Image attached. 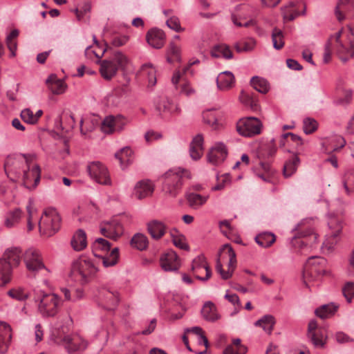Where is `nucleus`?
<instances>
[{
    "label": "nucleus",
    "instance_id": "obj_35",
    "mask_svg": "<svg viewBox=\"0 0 354 354\" xmlns=\"http://www.w3.org/2000/svg\"><path fill=\"white\" fill-rule=\"evenodd\" d=\"M201 314L205 320L212 322L218 320L220 317L217 313L215 306L211 301L205 304L201 310Z\"/></svg>",
    "mask_w": 354,
    "mask_h": 354
},
{
    "label": "nucleus",
    "instance_id": "obj_24",
    "mask_svg": "<svg viewBox=\"0 0 354 354\" xmlns=\"http://www.w3.org/2000/svg\"><path fill=\"white\" fill-rule=\"evenodd\" d=\"M165 33L158 28L150 30L147 35L146 39L148 44L154 48H161L165 44Z\"/></svg>",
    "mask_w": 354,
    "mask_h": 354
},
{
    "label": "nucleus",
    "instance_id": "obj_13",
    "mask_svg": "<svg viewBox=\"0 0 354 354\" xmlns=\"http://www.w3.org/2000/svg\"><path fill=\"white\" fill-rule=\"evenodd\" d=\"M308 338L315 347H323L326 342L327 335L324 328L317 327V322L315 319L309 322L308 325Z\"/></svg>",
    "mask_w": 354,
    "mask_h": 354
},
{
    "label": "nucleus",
    "instance_id": "obj_1",
    "mask_svg": "<svg viewBox=\"0 0 354 354\" xmlns=\"http://www.w3.org/2000/svg\"><path fill=\"white\" fill-rule=\"evenodd\" d=\"M97 271L98 269L93 261L82 256L72 263L70 277L73 281L85 285L94 279Z\"/></svg>",
    "mask_w": 354,
    "mask_h": 354
},
{
    "label": "nucleus",
    "instance_id": "obj_7",
    "mask_svg": "<svg viewBox=\"0 0 354 354\" xmlns=\"http://www.w3.org/2000/svg\"><path fill=\"white\" fill-rule=\"evenodd\" d=\"M38 224L41 234L50 237L59 230L61 218L55 208H48L44 210Z\"/></svg>",
    "mask_w": 354,
    "mask_h": 354
},
{
    "label": "nucleus",
    "instance_id": "obj_52",
    "mask_svg": "<svg viewBox=\"0 0 354 354\" xmlns=\"http://www.w3.org/2000/svg\"><path fill=\"white\" fill-rule=\"evenodd\" d=\"M118 120L119 119H117ZM115 119L113 115L106 117L101 124V129L105 133H111L115 131ZM117 123V121H116Z\"/></svg>",
    "mask_w": 354,
    "mask_h": 354
},
{
    "label": "nucleus",
    "instance_id": "obj_20",
    "mask_svg": "<svg viewBox=\"0 0 354 354\" xmlns=\"http://www.w3.org/2000/svg\"><path fill=\"white\" fill-rule=\"evenodd\" d=\"M100 232L103 236L113 240H117L122 234L123 228L119 222L113 221L104 223V226L102 225Z\"/></svg>",
    "mask_w": 354,
    "mask_h": 354
},
{
    "label": "nucleus",
    "instance_id": "obj_57",
    "mask_svg": "<svg viewBox=\"0 0 354 354\" xmlns=\"http://www.w3.org/2000/svg\"><path fill=\"white\" fill-rule=\"evenodd\" d=\"M108 50V48L106 47L101 50V53L97 52V49H93L92 46H88L85 49V56L87 59H93L95 57L97 59H101L104 53Z\"/></svg>",
    "mask_w": 354,
    "mask_h": 354
},
{
    "label": "nucleus",
    "instance_id": "obj_59",
    "mask_svg": "<svg viewBox=\"0 0 354 354\" xmlns=\"http://www.w3.org/2000/svg\"><path fill=\"white\" fill-rule=\"evenodd\" d=\"M342 292L348 303L354 297V282H347L342 288Z\"/></svg>",
    "mask_w": 354,
    "mask_h": 354
},
{
    "label": "nucleus",
    "instance_id": "obj_54",
    "mask_svg": "<svg viewBox=\"0 0 354 354\" xmlns=\"http://www.w3.org/2000/svg\"><path fill=\"white\" fill-rule=\"evenodd\" d=\"M132 153L131 149L128 147L122 148L120 151L115 153V157L119 160L121 166L127 164L130 161V157Z\"/></svg>",
    "mask_w": 354,
    "mask_h": 354
},
{
    "label": "nucleus",
    "instance_id": "obj_56",
    "mask_svg": "<svg viewBox=\"0 0 354 354\" xmlns=\"http://www.w3.org/2000/svg\"><path fill=\"white\" fill-rule=\"evenodd\" d=\"M318 127L317 122L311 118H306L304 120V131L306 134H310L315 131Z\"/></svg>",
    "mask_w": 354,
    "mask_h": 354
},
{
    "label": "nucleus",
    "instance_id": "obj_58",
    "mask_svg": "<svg viewBox=\"0 0 354 354\" xmlns=\"http://www.w3.org/2000/svg\"><path fill=\"white\" fill-rule=\"evenodd\" d=\"M21 118L23 121L29 124H37L36 118L30 109H24L20 113Z\"/></svg>",
    "mask_w": 354,
    "mask_h": 354
},
{
    "label": "nucleus",
    "instance_id": "obj_48",
    "mask_svg": "<svg viewBox=\"0 0 354 354\" xmlns=\"http://www.w3.org/2000/svg\"><path fill=\"white\" fill-rule=\"evenodd\" d=\"M222 252L225 253L228 256V270L234 272L236 266V258L235 252L230 245L225 244L223 246Z\"/></svg>",
    "mask_w": 354,
    "mask_h": 354
},
{
    "label": "nucleus",
    "instance_id": "obj_51",
    "mask_svg": "<svg viewBox=\"0 0 354 354\" xmlns=\"http://www.w3.org/2000/svg\"><path fill=\"white\" fill-rule=\"evenodd\" d=\"M272 41L273 43V47L276 50L281 49L284 46L283 34V32L277 28H274L272 32Z\"/></svg>",
    "mask_w": 354,
    "mask_h": 354
},
{
    "label": "nucleus",
    "instance_id": "obj_39",
    "mask_svg": "<svg viewBox=\"0 0 354 354\" xmlns=\"http://www.w3.org/2000/svg\"><path fill=\"white\" fill-rule=\"evenodd\" d=\"M275 324L274 317L270 315H266L257 320L254 325L261 327L264 331L270 335L273 330Z\"/></svg>",
    "mask_w": 354,
    "mask_h": 354
},
{
    "label": "nucleus",
    "instance_id": "obj_11",
    "mask_svg": "<svg viewBox=\"0 0 354 354\" xmlns=\"http://www.w3.org/2000/svg\"><path fill=\"white\" fill-rule=\"evenodd\" d=\"M191 271L194 277L201 281H206L212 277V270L206 258L203 254H200L193 259Z\"/></svg>",
    "mask_w": 354,
    "mask_h": 354
},
{
    "label": "nucleus",
    "instance_id": "obj_15",
    "mask_svg": "<svg viewBox=\"0 0 354 354\" xmlns=\"http://www.w3.org/2000/svg\"><path fill=\"white\" fill-rule=\"evenodd\" d=\"M23 185L28 189H34L38 185L41 178V169L38 165L34 162L30 169L21 175Z\"/></svg>",
    "mask_w": 354,
    "mask_h": 354
},
{
    "label": "nucleus",
    "instance_id": "obj_29",
    "mask_svg": "<svg viewBox=\"0 0 354 354\" xmlns=\"http://www.w3.org/2000/svg\"><path fill=\"white\" fill-rule=\"evenodd\" d=\"M234 83V76L230 71L221 73L216 78L217 87L220 90H227L232 88Z\"/></svg>",
    "mask_w": 354,
    "mask_h": 354
},
{
    "label": "nucleus",
    "instance_id": "obj_46",
    "mask_svg": "<svg viewBox=\"0 0 354 354\" xmlns=\"http://www.w3.org/2000/svg\"><path fill=\"white\" fill-rule=\"evenodd\" d=\"M102 260L103 266L106 268L115 266L119 259V250L118 248H113L107 256L98 257Z\"/></svg>",
    "mask_w": 354,
    "mask_h": 354
},
{
    "label": "nucleus",
    "instance_id": "obj_16",
    "mask_svg": "<svg viewBox=\"0 0 354 354\" xmlns=\"http://www.w3.org/2000/svg\"><path fill=\"white\" fill-rule=\"evenodd\" d=\"M335 15L339 21L354 17V0H339Z\"/></svg>",
    "mask_w": 354,
    "mask_h": 354
},
{
    "label": "nucleus",
    "instance_id": "obj_19",
    "mask_svg": "<svg viewBox=\"0 0 354 354\" xmlns=\"http://www.w3.org/2000/svg\"><path fill=\"white\" fill-rule=\"evenodd\" d=\"M227 156L226 146L223 143H216L207 155L208 161L213 165H218L224 161Z\"/></svg>",
    "mask_w": 354,
    "mask_h": 354
},
{
    "label": "nucleus",
    "instance_id": "obj_53",
    "mask_svg": "<svg viewBox=\"0 0 354 354\" xmlns=\"http://www.w3.org/2000/svg\"><path fill=\"white\" fill-rule=\"evenodd\" d=\"M205 123L210 126L212 128L216 129L218 127V119L213 110H207L203 114Z\"/></svg>",
    "mask_w": 354,
    "mask_h": 354
},
{
    "label": "nucleus",
    "instance_id": "obj_36",
    "mask_svg": "<svg viewBox=\"0 0 354 354\" xmlns=\"http://www.w3.org/2000/svg\"><path fill=\"white\" fill-rule=\"evenodd\" d=\"M211 55L216 58L223 57L227 59L233 57L232 52L225 44L215 45L211 50Z\"/></svg>",
    "mask_w": 354,
    "mask_h": 354
},
{
    "label": "nucleus",
    "instance_id": "obj_4",
    "mask_svg": "<svg viewBox=\"0 0 354 354\" xmlns=\"http://www.w3.org/2000/svg\"><path fill=\"white\" fill-rule=\"evenodd\" d=\"M96 63L100 65V73L106 80H111L117 74L119 68L125 70L129 63V58L121 51L117 50L113 53L109 59H97Z\"/></svg>",
    "mask_w": 354,
    "mask_h": 354
},
{
    "label": "nucleus",
    "instance_id": "obj_43",
    "mask_svg": "<svg viewBox=\"0 0 354 354\" xmlns=\"http://www.w3.org/2000/svg\"><path fill=\"white\" fill-rule=\"evenodd\" d=\"M140 72L142 75L147 77L150 84L153 86L155 85L156 83V71L151 64L147 63L143 64L141 66Z\"/></svg>",
    "mask_w": 354,
    "mask_h": 354
},
{
    "label": "nucleus",
    "instance_id": "obj_50",
    "mask_svg": "<svg viewBox=\"0 0 354 354\" xmlns=\"http://www.w3.org/2000/svg\"><path fill=\"white\" fill-rule=\"evenodd\" d=\"M131 244L133 248L143 250L147 248L148 239L142 234H136L132 237Z\"/></svg>",
    "mask_w": 354,
    "mask_h": 354
},
{
    "label": "nucleus",
    "instance_id": "obj_9",
    "mask_svg": "<svg viewBox=\"0 0 354 354\" xmlns=\"http://www.w3.org/2000/svg\"><path fill=\"white\" fill-rule=\"evenodd\" d=\"M262 122L255 117H247L240 119L236 125L239 134L244 137L251 138L261 133Z\"/></svg>",
    "mask_w": 354,
    "mask_h": 354
},
{
    "label": "nucleus",
    "instance_id": "obj_30",
    "mask_svg": "<svg viewBox=\"0 0 354 354\" xmlns=\"http://www.w3.org/2000/svg\"><path fill=\"white\" fill-rule=\"evenodd\" d=\"M100 124V120L95 115L82 118L80 122V131L83 135L93 131Z\"/></svg>",
    "mask_w": 354,
    "mask_h": 354
},
{
    "label": "nucleus",
    "instance_id": "obj_27",
    "mask_svg": "<svg viewBox=\"0 0 354 354\" xmlns=\"http://www.w3.org/2000/svg\"><path fill=\"white\" fill-rule=\"evenodd\" d=\"M203 137L201 134L196 135L192 140L190 147L189 154L191 158L197 160L201 158L203 153Z\"/></svg>",
    "mask_w": 354,
    "mask_h": 354
},
{
    "label": "nucleus",
    "instance_id": "obj_62",
    "mask_svg": "<svg viewBox=\"0 0 354 354\" xmlns=\"http://www.w3.org/2000/svg\"><path fill=\"white\" fill-rule=\"evenodd\" d=\"M166 24L169 28L175 30L176 32H180L182 30L180 24V21L178 18L176 17H170L169 19L167 20Z\"/></svg>",
    "mask_w": 354,
    "mask_h": 354
},
{
    "label": "nucleus",
    "instance_id": "obj_33",
    "mask_svg": "<svg viewBox=\"0 0 354 354\" xmlns=\"http://www.w3.org/2000/svg\"><path fill=\"white\" fill-rule=\"evenodd\" d=\"M21 253L19 248H8L4 252L1 259L10 262L11 266H17L21 261Z\"/></svg>",
    "mask_w": 354,
    "mask_h": 354
},
{
    "label": "nucleus",
    "instance_id": "obj_3",
    "mask_svg": "<svg viewBox=\"0 0 354 354\" xmlns=\"http://www.w3.org/2000/svg\"><path fill=\"white\" fill-rule=\"evenodd\" d=\"M342 33V30H339L335 33V35L330 36L328 42L325 46V53L324 55V61L325 63L328 62L330 59L331 50L330 47L335 43V48L337 53L339 56V58L343 62H346L349 58L354 57V40L353 39V30L350 29L351 35L348 36L349 42V48L346 47L340 40V37Z\"/></svg>",
    "mask_w": 354,
    "mask_h": 354
},
{
    "label": "nucleus",
    "instance_id": "obj_17",
    "mask_svg": "<svg viewBox=\"0 0 354 354\" xmlns=\"http://www.w3.org/2000/svg\"><path fill=\"white\" fill-rule=\"evenodd\" d=\"M62 342L64 344L65 348L70 354L77 351H83L88 346L87 342L77 335L64 337Z\"/></svg>",
    "mask_w": 354,
    "mask_h": 354
},
{
    "label": "nucleus",
    "instance_id": "obj_2",
    "mask_svg": "<svg viewBox=\"0 0 354 354\" xmlns=\"http://www.w3.org/2000/svg\"><path fill=\"white\" fill-rule=\"evenodd\" d=\"M34 156L29 154H15L8 156L4 163L7 176L12 180H18L21 175L30 168Z\"/></svg>",
    "mask_w": 354,
    "mask_h": 354
},
{
    "label": "nucleus",
    "instance_id": "obj_18",
    "mask_svg": "<svg viewBox=\"0 0 354 354\" xmlns=\"http://www.w3.org/2000/svg\"><path fill=\"white\" fill-rule=\"evenodd\" d=\"M160 266L166 272L177 271L180 266L177 254L172 250L162 254L160 259Z\"/></svg>",
    "mask_w": 354,
    "mask_h": 354
},
{
    "label": "nucleus",
    "instance_id": "obj_41",
    "mask_svg": "<svg viewBox=\"0 0 354 354\" xmlns=\"http://www.w3.org/2000/svg\"><path fill=\"white\" fill-rule=\"evenodd\" d=\"M111 248V243L106 239L98 238L92 244V251L95 257H101L100 251L108 252Z\"/></svg>",
    "mask_w": 354,
    "mask_h": 354
},
{
    "label": "nucleus",
    "instance_id": "obj_37",
    "mask_svg": "<svg viewBox=\"0 0 354 354\" xmlns=\"http://www.w3.org/2000/svg\"><path fill=\"white\" fill-rule=\"evenodd\" d=\"M207 198L208 196H204L195 193H188L186 194V199L189 206L195 209L203 205L207 202Z\"/></svg>",
    "mask_w": 354,
    "mask_h": 354
},
{
    "label": "nucleus",
    "instance_id": "obj_6",
    "mask_svg": "<svg viewBox=\"0 0 354 354\" xmlns=\"http://www.w3.org/2000/svg\"><path fill=\"white\" fill-rule=\"evenodd\" d=\"M35 301H39L38 311L43 317H54L62 305V299L57 295L43 291H39Z\"/></svg>",
    "mask_w": 354,
    "mask_h": 354
},
{
    "label": "nucleus",
    "instance_id": "obj_45",
    "mask_svg": "<svg viewBox=\"0 0 354 354\" xmlns=\"http://www.w3.org/2000/svg\"><path fill=\"white\" fill-rule=\"evenodd\" d=\"M178 232L175 228L170 231L173 243L180 249L188 251L189 250V246L185 242V236L183 234H176Z\"/></svg>",
    "mask_w": 354,
    "mask_h": 354
},
{
    "label": "nucleus",
    "instance_id": "obj_28",
    "mask_svg": "<svg viewBox=\"0 0 354 354\" xmlns=\"http://www.w3.org/2000/svg\"><path fill=\"white\" fill-rule=\"evenodd\" d=\"M46 83L53 94L60 95L64 93L66 90V85L64 81L58 79L55 74L49 75L46 80Z\"/></svg>",
    "mask_w": 354,
    "mask_h": 354
},
{
    "label": "nucleus",
    "instance_id": "obj_25",
    "mask_svg": "<svg viewBox=\"0 0 354 354\" xmlns=\"http://www.w3.org/2000/svg\"><path fill=\"white\" fill-rule=\"evenodd\" d=\"M11 328L6 322L0 323V353L3 354L8 351V346L11 342Z\"/></svg>",
    "mask_w": 354,
    "mask_h": 354
},
{
    "label": "nucleus",
    "instance_id": "obj_42",
    "mask_svg": "<svg viewBox=\"0 0 354 354\" xmlns=\"http://www.w3.org/2000/svg\"><path fill=\"white\" fill-rule=\"evenodd\" d=\"M21 216V211L18 208L8 212L5 218V226L9 228L15 226L19 222Z\"/></svg>",
    "mask_w": 354,
    "mask_h": 354
},
{
    "label": "nucleus",
    "instance_id": "obj_44",
    "mask_svg": "<svg viewBox=\"0 0 354 354\" xmlns=\"http://www.w3.org/2000/svg\"><path fill=\"white\" fill-rule=\"evenodd\" d=\"M8 295L12 299L19 301H26L30 297V292L28 290L22 287H16L10 289Z\"/></svg>",
    "mask_w": 354,
    "mask_h": 354
},
{
    "label": "nucleus",
    "instance_id": "obj_12",
    "mask_svg": "<svg viewBox=\"0 0 354 354\" xmlns=\"http://www.w3.org/2000/svg\"><path fill=\"white\" fill-rule=\"evenodd\" d=\"M87 169L90 176L97 183L109 185L111 180L107 171V169L100 162H93L90 163Z\"/></svg>",
    "mask_w": 354,
    "mask_h": 354
},
{
    "label": "nucleus",
    "instance_id": "obj_64",
    "mask_svg": "<svg viewBox=\"0 0 354 354\" xmlns=\"http://www.w3.org/2000/svg\"><path fill=\"white\" fill-rule=\"evenodd\" d=\"M247 352L246 347H240L239 350L234 346H227L223 351L224 354H245Z\"/></svg>",
    "mask_w": 354,
    "mask_h": 354
},
{
    "label": "nucleus",
    "instance_id": "obj_61",
    "mask_svg": "<svg viewBox=\"0 0 354 354\" xmlns=\"http://www.w3.org/2000/svg\"><path fill=\"white\" fill-rule=\"evenodd\" d=\"M26 209L28 212V230L31 231L34 227L32 219L35 214H37V209L34 208L33 204L31 202L27 205Z\"/></svg>",
    "mask_w": 354,
    "mask_h": 354
},
{
    "label": "nucleus",
    "instance_id": "obj_8",
    "mask_svg": "<svg viewBox=\"0 0 354 354\" xmlns=\"http://www.w3.org/2000/svg\"><path fill=\"white\" fill-rule=\"evenodd\" d=\"M326 263V259L321 257L308 258L303 272L305 283L318 280L325 273Z\"/></svg>",
    "mask_w": 354,
    "mask_h": 354
},
{
    "label": "nucleus",
    "instance_id": "obj_38",
    "mask_svg": "<svg viewBox=\"0 0 354 354\" xmlns=\"http://www.w3.org/2000/svg\"><path fill=\"white\" fill-rule=\"evenodd\" d=\"M299 163L300 159L297 155H295L290 159L286 160L283 168L284 176L286 178H288L295 174Z\"/></svg>",
    "mask_w": 354,
    "mask_h": 354
},
{
    "label": "nucleus",
    "instance_id": "obj_26",
    "mask_svg": "<svg viewBox=\"0 0 354 354\" xmlns=\"http://www.w3.org/2000/svg\"><path fill=\"white\" fill-rule=\"evenodd\" d=\"M328 226L330 230V232L327 235V241L330 245L328 247L330 248L332 245L337 243V236L342 230V224L340 221L335 218H331L328 221Z\"/></svg>",
    "mask_w": 354,
    "mask_h": 354
},
{
    "label": "nucleus",
    "instance_id": "obj_31",
    "mask_svg": "<svg viewBox=\"0 0 354 354\" xmlns=\"http://www.w3.org/2000/svg\"><path fill=\"white\" fill-rule=\"evenodd\" d=\"M71 244L75 251L84 250L87 245L86 232L83 230L79 229L73 235Z\"/></svg>",
    "mask_w": 354,
    "mask_h": 354
},
{
    "label": "nucleus",
    "instance_id": "obj_5",
    "mask_svg": "<svg viewBox=\"0 0 354 354\" xmlns=\"http://www.w3.org/2000/svg\"><path fill=\"white\" fill-rule=\"evenodd\" d=\"M162 190L167 195L176 197L180 192L183 185V178L190 179L191 173L181 168L169 170L164 174Z\"/></svg>",
    "mask_w": 354,
    "mask_h": 354
},
{
    "label": "nucleus",
    "instance_id": "obj_21",
    "mask_svg": "<svg viewBox=\"0 0 354 354\" xmlns=\"http://www.w3.org/2000/svg\"><path fill=\"white\" fill-rule=\"evenodd\" d=\"M156 109L160 115H171L180 112L177 104H174L166 97H160L156 100Z\"/></svg>",
    "mask_w": 354,
    "mask_h": 354
},
{
    "label": "nucleus",
    "instance_id": "obj_63",
    "mask_svg": "<svg viewBox=\"0 0 354 354\" xmlns=\"http://www.w3.org/2000/svg\"><path fill=\"white\" fill-rule=\"evenodd\" d=\"M333 142H337V145L331 146V151H338L339 149L344 147L346 145V141L344 138L340 136H335L331 140V144H333Z\"/></svg>",
    "mask_w": 354,
    "mask_h": 354
},
{
    "label": "nucleus",
    "instance_id": "obj_10",
    "mask_svg": "<svg viewBox=\"0 0 354 354\" xmlns=\"http://www.w3.org/2000/svg\"><path fill=\"white\" fill-rule=\"evenodd\" d=\"M23 260L30 272H37L46 268L40 251L35 248H30L25 251Z\"/></svg>",
    "mask_w": 354,
    "mask_h": 354
},
{
    "label": "nucleus",
    "instance_id": "obj_23",
    "mask_svg": "<svg viewBox=\"0 0 354 354\" xmlns=\"http://www.w3.org/2000/svg\"><path fill=\"white\" fill-rule=\"evenodd\" d=\"M154 190L153 185L149 180H140L135 186L134 196L138 199H142L151 196Z\"/></svg>",
    "mask_w": 354,
    "mask_h": 354
},
{
    "label": "nucleus",
    "instance_id": "obj_14",
    "mask_svg": "<svg viewBox=\"0 0 354 354\" xmlns=\"http://www.w3.org/2000/svg\"><path fill=\"white\" fill-rule=\"evenodd\" d=\"M119 303V295L117 291L103 288L99 291L98 304L107 310H114Z\"/></svg>",
    "mask_w": 354,
    "mask_h": 354
},
{
    "label": "nucleus",
    "instance_id": "obj_55",
    "mask_svg": "<svg viewBox=\"0 0 354 354\" xmlns=\"http://www.w3.org/2000/svg\"><path fill=\"white\" fill-rule=\"evenodd\" d=\"M180 48L174 43L171 42L167 52V60L169 63H173L174 61L180 60Z\"/></svg>",
    "mask_w": 354,
    "mask_h": 354
},
{
    "label": "nucleus",
    "instance_id": "obj_34",
    "mask_svg": "<svg viewBox=\"0 0 354 354\" xmlns=\"http://www.w3.org/2000/svg\"><path fill=\"white\" fill-rule=\"evenodd\" d=\"M339 306L334 304L330 303L324 304L317 308L315 310V315L321 319H327L333 316L337 310Z\"/></svg>",
    "mask_w": 354,
    "mask_h": 354
},
{
    "label": "nucleus",
    "instance_id": "obj_60",
    "mask_svg": "<svg viewBox=\"0 0 354 354\" xmlns=\"http://www.w3.org/2000/svg\"><path fill=\"white\" fill-rule=\"evenodd\" d=\"M255 46V41L254 40H250L248 41L237 43L235 45V48L237 52H249L253 50Z\"/></svg>",
    "mask_w": 354,
    "mask_h": 354
},
{
    "label": "nucleus",
    "instance_id": "obj_49",
    "mask_svg": "<svg viewBox=\"0 0 354 354\" xmlns=\"http://www.w3.org/2000/svg\"><path fill=\"white\" fill-rule=\"evenodd\" d=\"M18 35L19 31L15 29L6 37V44L8 48L10 51V57H15L16 55V50L17 48L16 39Z\"/></svg>",
    "mask_w": 354,
    "mask_h": 354
},
{
    "label": "nucleus",
    "instance_id": "obj_40",
    "mask_svg": "<svg viewBox=\"0 0 354 354\" xmlns=\"http://www.w3.org/2000/svg\"><path fill=\"white\" fill-rule=\"evenodd\" d=\"M255 241L260 246L268 248L275 242L276 236L271 232H263L256 236Z\"/></svg>",
    "mask_w": 354,
    "mask_h": 354
},
{
    "label": "nucleus",
    "instance_id": "obj_22",
    "mask_svg": "<svg viewBox=\"0 0 354 354\" xmlns=\"http://www.w3.org/2000/svg\"><path fill=\"white\" fill-rule=\"evenodd\" d=\"M147 227L149 234L155 240L160 239L167 231L166 225L162 221L156 219L148 222Z\"/></svg>",
    "mask_w": 354,
    "mask_h": 354
},
{
    "label": "nucleus",
    "instance_id": "obj_32",
    "mask_svg": "<svg viewBox=\"0 0 354 354\" xmlns=\"http://www.w3.org/2000/svg\"><path fill=\"white\" fill-rule=\"evenodd\" d=\"M12 268L10 262L0 258V281L1 285L4 286L8 283L12 277Z\"/></svg>",
    "mask_w": 354,
    "mask_h": 354
},
{
    "label": "nucleus",
    "instance_id": "obj_47",
    "mask_svg": "<svg viewBox=\"0 0 354 354\" xmlns=\"http://www.w3.org/2000/svg\"><path fill=\"white\" fill-rule=\"evenodd\" d=\"M252 86L261 93H266L269 90V84L268 82L257 76L253 77L250 80Z\"/></svg>",
    "mask_w": 354,
    "mask_h": 354
}]
</instances>
